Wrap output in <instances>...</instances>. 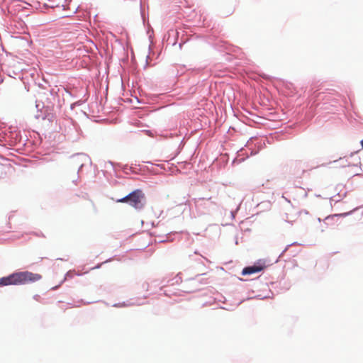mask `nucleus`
<instances>
[{
    "instance_id": "6",
    "label": "nucleus",
    "mask_w": 363,
    "mask_h": 363,
    "mask_svg": "<svg viewBox=\"0 0 363 363\" xmlns=\"http://www.w3.org/2000/svg\"><path fill=\"white\" fill-rule=\"evenodd\" d=\"M348 213H343V214H335V215H333V216H328L326 217L325 220H330V219H332L333 217L335 216H346L347 215Z\"/></svg>"
},
{
    "instance_id": "3",
    "label": "nucleus",
    "mask_w": 363,
    "mask_h": 363,
    "mask_svg": "<svg viewBox=\"0 0 363 363\" xmlns=\"http://www.w3.org/2000/svg\"><path fill=\"white\" fill-rule=\"evenodd\" d=\"M30 5L26 2L22 1L21 0H12L9 9H13L14 11H21L24 9H28Z\"/></svg>"
},
{
    "instance_id": "5",
    "label": "nucleus",
    "mask_w": 363,
    "mask_h": 363,
    "mask_svg": "<svg viewBox=\"0 0 363 363\" xmlns=\"http://www.w3.org/2000/svg\"><path fill=\"white\" fill-rule=\"evenodd\" d=\"M194 201L195 206L196 208H199V206H202L201 202H203L204 201V198L195 199Z\"/></svg>"
},
{
    "instance_id": "1",
    "label": "nucleus",
    "mask_w": 363,
    "mask_h": 363,
    "mask_svg": "<svg viewBox=\"0 0 363 363\" xmlns=\"http://www.w3.org/2000/svg\"><path fill=\"white\" fill-rule=\"evenodd\" d=\"M42 276L28 271L13 273L0 279V286L7 285H22L40 280Z\"/></svg>"
},
{
    "instance_id": "2",
    "label": "nucleus",
    "mask_w": 363,
    "mask_h": 363,
    "mask_svg": "<svg viewBox=\"0 0 363 363\" xmlns=\"http://www.w3.org/2000/svg\"><path fill=\"white\" fill-rule=\"evenodd\" d=\"M118 203H126L135 209H141L145 204V194L140 189H136L126 196L118 199Z\"/></svg>"
},
{
    "instance_id": "7",
    "label": "nucleus",
    "mask_w": 363,
    "mask_h": 363,
    "mask_svg": "<svg viewBox=\"0 0 363 363\" xmlns=\"http://www.w3.org/2000/svg\"><path fill=\"white\" fill-rule=\"evenodd\" d=\"M360 144H361V145H362V147L363 148V140H361Z\"/></svg>"
},
{
    "instance_id": "4",
    "label": "nucleus",
    "mask_w": 363,
    "mask_h": 363,
    "mask_svg": "<svg viewBox=\"0 0 363 363\" xmlns=\"http://www.w3.org/2000/svg\"><path fill=\"white\" fill-rule=\"evenodd\" d=\"M263 269H264V267L260 266V265L249 266V267H245L242 269V275H250L254 273L259 272L262 271Z\"/></svg>"
}]
</instances>
